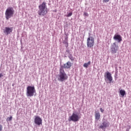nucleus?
<instances>
[{"instance_id": "f257e3e1", "label": "nucleus", "mask_w": 131, "mask_h": 131, "mask_svg": "<svg viewBox=\"0 0 131 131\" xmlns=\"http://www.w3.org/2000/svg\"><path fill=\"white\" fill-rule=\"evenodd\" d=\"M39 10L38 14L39 16H46L48 14V8H47V3L43 2L38 6Z\"/></svg>"}, {"instance_id": "f03ea898", "label": "nucleus", "mask_w": 131, "mask_h": 131, "mask_svg": "<svg viewBox=\"0 0 131 131\" xmlns=\"http://www.w3.org/2000/svg\"><path fill=\"white\" fill-rule=\"evenodd\" d=\"M67 78H68V77L66 73H65V71H64V69H63V67H60L59 69V74L58 75V80L63 82L66 80Z\"/></svg>"}, {"instance_id": "7ed1b4c3", "label": "nucleus", "mask_w": 131, "mask_h": 131, "mask_svg": "<svg viewBox=\"0 0 131 131\" xmlns=\"http://www.w3.org/2000/svg\"><path fill=\"white\" fill-rule=\"evenodd\" d=\"M15 10L12 7H8L5 11V18L6 20H9L10 18L14 16Z\"/></svg>"}, {"instance_id": "20e7f679", "label": "nucleus", "mask_w": 131, "mask_h": 131, "mask_svg": "<svg viewBox=\"0 0 131 131\" xmlns=\"http://www.w3.org/2000/svg\"><path fill=\"white\" fill-rule=\"evenodd\" d=\"M35 93V88L34 86H28L27 88V97H33Z\"/></svg>"}, {"instance_id": "39448f33", "label": "nucleus", "mask_w": 131, "mask_h": 131, "mask_svg": "<svg viewBox=\"0 0 131 131\" xmlns=\"http://www.w3.org/2000/svg\"><path fill=\"white\" fill-rule=\"evenodd\" d=\"M88 48H93L95 45V38L92 36H90L87 38Z\"/></svg>"}, {"instance_id": "423d86ee", "label": "nucleus", "mask_w": 131, "mask_h": 131, "mask_svg": "<svg viewBox=\"0 0 131 131\" xmlns=\"http://www.w3.org/2000/svg\"><path fill=\"white\" fill-rule=\"evenodd\" d=\"M80 117L78 116V115L73 113L71 116L69 117V121H74V122H76V121H78Z\"/></svg>"}, {"instance_id": "0eeeda50", "label": "nucleus", "mask_w": 131, "mask_h": 131, "mask_svg": "<svg viewBox=\"0 0 131 131\" xmlns=\"http://www.w3.org/2000/svg\"><path fill=\"white\" fill-rule=\"evenodd\" d=\"M118 49H119L118 45H116V42H114L111 47L112 54H116L117 51H118Z\"/></svg>"}, {"instance_id": "6e6552de", "label": "nucleus", "mask_w": 131, "mask_h": 131, "mask_svg": "<svg viewBox=\"0 0 131 131\" xmlns=\"http://www.w3.org/2000/svg\"><path fill=\"white\" fill-rule=\"evenodd\" d=\"M34 122L35 124H37V125H40V124H42V120L40 117H39V116H37L35 118Z\"/></svg>"}, {"instance_id": "1a4fd4ad", "label": "nucleus", "mask_w": 131, "mask_h": 131, "mask_svg": "<svg viewBox=\"0 0 131 131\" xmlns=\"http://www.w3.org/2000/svg\"><path fill=\"white\" fill-rule=\"evenodd\" d=\"M113 39L114 40H117L118 42H120L121 41H122V37L120 35H115Z\"/></svg>"}, {"instance_id": "9d476101", "label": "nucleus", "mask_w": 131, "mask_h": 131, "mask_svg": "<svg viewBox=\"0 0 131 131\" xmlns=\"http://www.w3.org/2000/svg\"><path fill=\"white\" fill-rule=\"evenodd\" d=\"M109 126V123L107 121H103L101 125L99 126V128H106V127H108Z\"/></svg>"}, {"instance_id": "9b49d317", "label": "nucleus", "mask_w": 131, "mask_h": 131, "mask_svg": "<svg viewBox=\"0 0 131 131\" xmlns=\"http://www.w3.org/2000/svg\"><path fill=\"white\" fill-rule=\"evenodd\" d=\"M105 77H106L108 79V81H110V83H111V81H112L113 78L112 77V76L111 75V73H110L109 72H107L106 73V75L104 76Z\"/></svg>"}, {"instance_id": "f8f14e48", "label": "nucleus", "mask_w": 131, "mask_h": 131, "mask_svg": "<svg viewBox=\"0 0 131 131\" xmlns=\"http://www.w3.org/2000/svg\"><path fill=\"white\" fill-rule=\"evenodd\" d=\"M71 66V62L70 61H68L66 63H64L63 66H61L60 67H62V69H64V68L66 69H69V68H70Z\"/></svg>"}, {"instance_id": "ddd939ff", "label": "nucleus", "mask_w": 131, "mask_h": 131, "mask_svg": "<svg viewBox=\"0 0 131 131\" xmlns=\"http://www.w3.org/2000/svg\"><path fill=\"white\" fill-rule=\"evenodd\" d=\"M13 31V28L6 27L4 30V33H6L7 35L10 34Z\"/></svg>"}, {"instance_id": "4468645a", "label": "nucleus", "mask_w": 131, "mask_h": 131, "mask_svg": "<svg viewBox=\"0 0 131 131\" xmlns=\"http://www.w3.org/2000/svg\"><path fill=\"white\" fill-rule=\"evenodd\" d=\"M95 117L96 120H99V119L101 118V115H100V113L95 112Z\"/></svg>"}, {"instance_id": "2eb2a0df", "label": "nucleus", "mask_w": 131, "mask_h": 131, "mask_svg": "<svg viewBox=\"0 0 131 131\" xmlns=\"http://www.w3.org/2000/svg\"><path fill=\"white\" fill-rule=\"evenodd\" d=\"M120 94L121 96L124 97V95H125V91L123 90H120Z\"/></svg>"}, {"instance_id": "dca6fc26", "label": "nucleus", "mask_w": 131, "mask_h": 131, "mask_svg": "<svg viewBox=\"0 0 131 131\" xmlns=\"http://www.w3.org/2000/svg\"><path fill=\"white\" fill-rule=\"evenodd\" d=\"M89 65H91V61H89L88 63H84L83 67L85 68H88Z\"/></svg>"}, {"instance_id": "f3484780", "label": "nucleus", "mask_w": 131, "mask_h": 131, "mask_svg": "<svg viewBox=\"0 0 131 131\" xmlns=\"http://www.w3.org/2000/svg\"><path fill=\"white\" fill-rule=\"evenodd\" d=\"M67 41L63 42V43H65L66 48L68 47V42L67 41V39H68V37L66 38Z\"/></svg>"}, {"instance_id": "a211bd4d", "label": "nucleus", "mask_w": 131, "mask_h": 131, "mask_svg": "<svg viewBox=\"0 0 131 131\" xmlns=\"http://www.w3.org/2000/svg\"><path fill=\"white\" fill-rule=\"evenodd\" d=\"M12 119H13V117L12 116H10V117H8L6 119L7 121H11Z\"/></svg>"}, {"instance_id": "6ab92c4d", "label": "nucleus", "mask_w": 131, "mask_h": 131, "mask_svg": "<svg viewBox=\"0 0 131 131\" xmlns=\"http://www.w3.org/2000/svg\"><path fill=\"white\" fill-rule=\"evenodd\" d=\"M69 58L70 60H71V61H74V58H73V56H72V55H70L69 56Z\"/></svg>"}, {"instance_id": "aec40b11", "label": "nucleus", "mask_w": 131, "mask_h": 131, "mask_svg": "<svg viewBox=\"0 0 131 131\" xmlns=\"http://www.w3.org/2000/svg\"><path fill=\"white\" fill-rule=\"evenodd\" d=\"M83 16H85V17H89V13L86 12H84L83 13Z\"/></svg>"}, {"instance_id": "412c9836", "label": "nucleus", "mask_w": 131, "mask_h": 131, "mask_svg": "<svg viewBox=\"0 0 131 131\" xmlns=\"http://www.w3.org/2000/svg\"><path fill=\"white\" fill-rule=\"evenodd\" d=\"M71 16H72V12L69 13L67 17H71Z\"/></svg>"}, {"instance_id": "4be33fe9", "label": "nucleus", "mask_w": 131, "mask_h": 131, "mask_svg": "<svg viewBox=\"0 0 131 131\" xmlns=\"http://www.w3.org/2000/svg\"><path fill=\"white\" fill-rule=\"evenodd\" d=\"M110 0H102L103 3H108Z\"/></svg>"}, {"instance_id": "5701e85b", "label": "nucleus", "mask_w": 131, "mask_h": 131, "mask_svg": "<svg viewBox=\"0 0 131 131\" xmlns=\"http://www.w3.org/2000/svg\"><path fill=\"white\" fill-rule=\"evenodd\" d=\"M100 111H101V112L102 113H103V112H104V110H103V108H102V107H101V108H100Z\"/></svg>"}, {"instance_id": "b1692460", "label": "nucleus", "mask_w": 131, "mask_h": 131, "mask_svg": "<svg viewBox=\"0 0 131 131\" xmlns=\"http://www.w3.org/2000/svg\"><path fill=\"white\" fill-rule=\"evenodd\" d=\"M3 130V125H0V131H2Z\"/></svg>"}, {"instance_id": "393cba45", "label": "nucleus", "mask_w": 131, "mask_h": 131, "mask_svg": "<svg viewBox=\"0 0 131 131\" xmlns=\"http://www.w3.org/2000/svg\"><path fill=\"white\" fill-rule=\"evenodd\" d=\"M3 76H4V75H3L2 73H0V78L1 77H3Z\"/></svg>"}, {"instance_id": "a878e982", "label": "nucleus", "mask_w": 131, "mask_h": 131, "mask_svg": "<svg viewBox=\"0 0 131 131\" xmlns=\"http://www.w3.org/2000/svg\"><path fill=\"white\" fill-rule=\"evenodd\" d=\"M128 126L129 129H130V127H131L130 125H128Z\"/></svg>"}, {"instance_id": "bb28decb", "label": "nucleus", "mask_w": 131, "mask_h": 131, "mask_svg": "<svg viewBox=\"0 0 131 131\" xmlns=\"http://www.w3.org/2000/svg\"><path fill=\"white\" fill-rule=\"evenodd\" d=\"M127 131H128V130Z\"/></svg>"}]
</instances>
